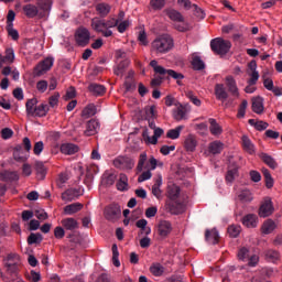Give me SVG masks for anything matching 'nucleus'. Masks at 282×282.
I'll return each instance as SVG.
<instances>
[{
	"label": "nucleus",
	"mask_w": 282,
	"mask_h": 282,
	"mask_svg": "<svg viewBox=\"0 0 282 282\" xmlns=\"http://www.w3.org/2000/svg\"><path fill=\"white\" fill-rule=\"evenodd\" d=\"M113 166L120 171H131L135 166V160L131 156L120 155L113 160Z\"/></svg>",
	"instance_id": "6"
},
{
	"label": "nucleus",
	"mask_w": 282,
	"mask_h": 282,
	"mask_svg": "<svg viewBox=\"0 0 282 282\" xmlns=\"http://www.w3.org/2000/svg\"><path fill=\"white\" fill-rule=\"evenodd\" d=\"M249 258H250V250H248V248L246 247L240 248L238 251L239 261H248Z\"/></svg>",
	"instance_id": "56"
},
{
	"label": "nucleus",
	"mask_w": 282,
	"mask_h": 282,
	"mask_svg": "<svg viewBox=\"0 0 282 282\" xmlns=\"http://www.w3.org/2000/svg\"><path fill=\"white\" fill-rule=\"evenodd\" d=\"M262 175L264 177L265 187L267 188H273V186H274V178L272 177V174L270 173V170L263 167L262 169Z\"/></svg>",
	"instance_id": "40"
},
{
	"label": "nucleus",
	"mask_w": 282,
	"mask_h": 282,
	"mask_svg": "<svg viewBox=\"0 0 282 282\" xmlns=\"http://www.w3.org/2000/svg\"><path fill=\"white\" fill-rule=\"evenodd\" d=\"M215 96L217 100H221V102H226V100H228V91H226L224 84L215 85Z\"/></svg>",
	"instance_id": "22"
},
{
	"label": "nucleus",
	"mask_w": 282,
	"mask_h": 282,
	"mask_svg": "<svg viewBox=\"0 0 282 282\" xmlns=\"http://www.w3.org/2000/svg\"><path fill=\"white\" fill-rule=\"evenodd\" d=\"M150 67H152L154 73L159 74V77H154L151 80L152 87H160V85H162L164 76H169V78H174V80H177V85H180V80H184V74L177 73L173 69H166L163 66L158 65V61L155 59H152L150 62Z\"/></svg>",
	"instance_id": "1"
},
{
	"label": "nucleus",
	"mask_w": 282,
	"mask_h": 282,
	"mask_svg": "<svg viewBox=\"0 0 282 282\" xmlns=\"http://www.w3.org/2000/svg\"><path fill=\"white\" fill-rule=\"evenodd\" d=\"M36 98L29 99L25 104L28 116H34L36 109Z\"/></svg>",
	"instance_id": "48"
},
{
	"label": "nucleus",
	"mask_w": 282,
	"mask_h": 282,
	"mask_svg": "<svg viewBox=\"0 0 282 282\" xmlns=\"http://www.w3.org/2000/svg\"><path fill=\"white\" fill-rule=\"evenodd\" d=\"M2 58L4 63H14V48H7L6 55Z\"/></svg>",
	"instance_id": "58"
},
{
	"label": "nucleus",
	"mask_w": 282,
	"mask_h": 282,
	"mask_svg": "<svg viewBox=\"0 0 282 282\" xmlns=\"http://www.w3.org/2000/svg\"><path fill=\"white\" fill-rule=\"evenodd\" d=\"M150 6L153 10H162L166 6V0H151Z\"/></svg>",
	"instance_id": "60"
},
{
	"label": "nucleus",
	"mask_w": 282,
	"mask_h": 282,
	"mask_svg": "<svg viewBox=\"0 0 282 282\" xmlns=\"http://www.w3.org/2000/svg\"><path fill=\"white\" fill-rule=\"evenodd\" d=\"M120 252H118V245H112V263L116 268H120Z\"/></svg>",
	"instance_id": "55"
},
{
	"label": "nucleus",
	"mask_w": 282,
	"mask_h": 282,
	"mask_svg": "<svg viewBox=\"0 0 282 282\" xmlns=\"http://www.w3.org/2000/svg\"><path fill=\"white\" fill-rule=\"evenodd\" d=\"M249 79L247 80V85H257L259 83V70H253L249 73Z\"/></svg>",
	"instance_id": "59"
},
{
	"label": "nucleus",
	"mask_w": 282,
	"mask_h": 282,
	"mask_svg": "<svg viewBox=\"0 0 282 282\" xmlns=\"http://www.w3.org/2000/svg\"><path fill=\"white\" fill-rule=\"evenodd\" d=\"M274 213V204L272 203V198L267 196L263 198L262 204L259 208V217L265 218L270 217Z\"/></svg>",
	"instance_id": "9"
},
{
	"label": "nucleus",
	"mask_w": 282,
	"mask_h": 282,
	"mask_svg": "<svg viewBox=\"0 0 282 282\" xmlns=\"http://www.w3.org/2000/svg\"><path fill=\"white\" fill-rule=\"evenodd\" d=\"M34 170L36 172L37 180H45V175H47V167H45V164H43V162H35Z\"/></svg>",
	"instance_id": "29"
},
{
	"label": "nucleus",
	"mask_w": 282,
	"mask_h": 282,
	"mask_svg": "<svg viewBox=\"0 0 282 282\" xmlns=\"http://www.w3.org/2000/svg\"><path fill=\"white\" fill-rule=\"evenodd\" d=\"M79 210H83V204L80 203H73L64 207L65 215H76Z\"/></svg>",
	"instance_id": "38"
},
{
	"label": "nucleus",
	"mask_w": 282,
	"mask_h": 282,
	"mask_svg": "<svg viewBox=\"0 0 282 282\" xmlns=\"http://www.w3.org/2000/svg\"><path fill=\"white\" fill-rule=\"evenodd\" d=\"M47 111H50V106H47V104H42L35 107L34 116L37 118H43L47 116Z\"/></svg>",
	"instance_id": "46"
},
{
	"label": "nucleus",
	"mask_w": 282,
	"mask_h": 282,
	"mask_svg": "<svg viewBox=\"0 0 282 282\" xmlns=\"http://www.w3.org/2000/svg\"><path fill=\"white\" fill-rule=\"evenodd\" d=\"M205 240L207 241V243H210L212 246L219 243V231H217L215 228L206 229Z\"/></svg>",
	"instance_id": "19"
},
{
	"label": "nucleus",
	"mask_w": 282,
	"mask_h": 282,
	"mask_svg": "<svg viewBox=\"0 0 282 282\" xmlns=\"http://www.w3.org/2000/svg\"><path fill=\"white\" fill-rule=\"evenodd\" d=\"M130 63L131 61H129V58L122 59L113 68V74H116V76H124V70L127 69V67H129Z\"/></svg>",
	"instance_id": "28"
},
{
	"label": "nucleus",
	"mask_w": 282,
	"mask_h": 282,
	"mask_svg": "<svg viewBox=\"0 0 282 282\" xmlns=\"http://www.w3.org/2000/svg\"><path fill=\"white\" fill-rule=\"evenodd\" d=\"M118 191H127L129 188V177L127 174L121 173L119 175V181L117 182Z\"/></svg>",
	"instance_id": "41"
},
{
	"label": "nucleus",
	"mask_w": 282,
	"mask_h": 282,
	"mask_svg": "<svg viewBox=\"0 0 282 282\" xmlns=\"http://www.w3.org/2000/svg\"><path fill=\"white\" fill-rule=\"evenodd\" d=\"M4 268L10 265H21V257L17 253H9L3 260Z\"/></svg>",
	"instance_id": "25"
},
{
	"label": "nucleus",
	"mask_w": 282,
	"mask_h": 282,
	"mask_svg": "<svg viewBox=\"0 0 282 282\" xmlns=\"http://www.w3.org/2000/svg\"><path fill=\"white\" fill-rule=\"evenodd\" d=\"M162 186V174H159L156 178H154V185L152 186V195L156 197V199H160L162 197V189L160 187Z\"/></svg>",
	"instance_id": "30"
},
{
	"label": "nucleus",
	"mask_w": 282,
	"mask_h": 282,
	"mask_svg": "<svg viewBox=\"0 0 282 282\" xmlns=\"http://www.w3.org/2000/svg\"><path fill=\"white\" fill-rule=\"evenodd\" d=\"M242 142V149L246 151V153H249V155H254L257 149L254 148V143H252V140L246 134L241 138Z\"/></svg>",
	"instance_id": "20"
},
{
	"label": "nucleus",
	"mask_w": 282,
	"mask_h": 282,
	"mask_svg": "<svg viewBox=\"0 0 282 282\" xmlns=\"http://www.w3.org/2000/svg\"><path fill=\"white\" fill-rule=\"evenodd\" d=\"M53 66H54V58L46 57L44 61L40 62L34 67V74L35 76H43V74H46V72H50Z\"/></svg>",
	"instance_id": "12"
},
{
	"label": "nucleus",
	"mask_w": 282,
	"mask_h": 282,
	"mask_svg": "<svg viewBox=\"0 0 282 282\" xmlns=\"http://www.w3.org/2000/svg\"><path fill=\"white\" fill-rule=\"evenodd\" d=\"M98 131H100V122H98V120H96V119H91V120L87 121V123H86V129L84 131V135L89 138L91 135H96V133H98Z\"/></svg>",
	"instance_id": "15"
},
{
	"label": "nucleus",
	"mask_w": 282,
	"mask_h": 282,
	"mask_svg": "<svg viewBox=\"0 0 282 282\" xmlns=\"http://www.w3.org/2000/svg\"><path fill=\"white\" fill-rule=\"evenodd\" d=\"M197 137L195 134H188L185 137L183 147L187 153H195V149H197Z\"/></svg>",
	"instance_id": "17"
},
{
	"label": "nucleus",
	"mask_w": 282,
	"mask_h": 282,
	"mask_svg": "<svg viewBox=\"0 0 282 282\" xmlns=\"http://www.w3.org/2000/svg\"><path fill=\"white\" fill-rule=\"evenodd\" d=\"M276 228H279L278 221H274L272 219H267L263 221V224L261 226V232H262V235H272V232H274V230H276Z\"/></svg>",
	"instance_id": "18"
},
{
	"label": "nucleus",
	"mask_w": 282,
	"mask_h": 282,
	"mask_svg": "<svg viewBox=\"0 0 282 282\" xmlns=\"http://www.w3.org/2000/svg\"><path fill=\"white\" fill-rule=\"evenodd\" d=\"M91 116H96V106L88 105L82 111V118H91Z\"/></svg>",
	"instance_id": "50"
},
{
	"label": "nucleus",
	"mask_w": 282,
	"mask_h": 282,
	"mask_svg": "<svg viewBox=\"0 0 282 282\" xmlns=\"http://www.w3.org/2000/svg\"><path fill=\"white\" fill-rule=\"evenodd\" d=\"M156 232L161 239H166L173 232V225L169 220H161L156 226Z\"/></svg>",
	"instance_id": "13"
},
{
	"label": "nucleus",
	"mask_w": 282,
	"mask_h": 282,
	"mask_svg": "<svg viewBox=\"0 0 282 282\" xmlns=\"http://www.w3.org/2000/svg\"><path fill=\"white\" fill-rule=\"evenodd\" d=\"M208 151L212 155H219L224 151V143L221 141H213L208 145Z\"/></svg>",
	"instance_id": "31"
},
{
	"label": "nucleus",
	"mask_w": 282,
	"mask_h": 282,
	"mask_svg": "<svg viewBox=\"0 0 282 282\" xmlns=\"http://www.w3.org/2000/svg\"><path fill=\"white\" fill-rule=\"evenodd\" d=\"M138 41L140 45H149V39L147 37V32L144 30H141L138 34Z\"/></svg>",
	"instance_id": "63"
},
{
	"label": "nucleus",
	"mask_w": 282,
	"mask_h": 282,
	"mask_svg": "<svg viewBox=\"0 0 282 282\" xmlns=\"http://www.w3.org/2000/svg\"><path fill=\"white\" fill-rule=\"evenodd\" d=\"M192 67L196 72H202V69L206 68V64H204V61H202V57L194 55L192 57Z\"/></svg>",
	"instance_id": "42"
},
{
	"label": "nucleus",
	"mask_w": 282,
	"mask_h": 282,
	"mask_svg": "<svg viewBox=\"0 0 282 282\" xmlns=\"http://www.w3.org/2000/svg\"><path fill=\"white\" fill-rule=\"evenodd\" d=\"M209 131L212 135H221V133H224V129L221 128V126H219V123H217V120H215L214 118L209 119Z\"/></svg>",
	"instance_id": "36"
},
{
	"label": "nucleus",
	"mask_w": 282,
	"mask_h": 282,
	"mask_svg": "<svg viewBox=\"0 0 282 282\" xmlns=\"http://www.w3.org/2000/svg\"><path fill=\"white\" fill-rule=\"evenodd\" d=\"M52 9V4L47 0H41L37 3V7L34 4H25L23 6L22 10L29 19H34V17H45L47 12Z\"/></svg>",
	"instance_id": "3"
},
{
	"label": "nucleus",
	"mask_w": 282,
	"mask_h": 282,
	"mask_svg": "<svg viewBox=\"0 0 282 282\" xmlns=\"http://www.w3.org/2000/svg\"><path fill=\"white\" fill-rule=\"evenodd\" d=\"M150 167L144 169V172L141 173V175L138 177L139 184H142V182H147V180H151L153 177V174L151 171H155L158 169V159L154 156H151L149 159Z\"/></svg>",
	"instance_id": "11"
},
{
	"label": "nucleus",
	"mask_w": 282,
	"mask_h": 282,
	"mask_svg": "<svg viewBox=\"0 0 282 282\" xmlns=\"http://www.w3.org/2000/svg\"><path fill=\"white\" fill-rule=\"evenodd\" d=\"M251 109L253 113L261 116V113L264 111L263 99L261 97H253Z\"/></svg>",
	"instance_id": "24"
},
{
	"label": "nucleus",
	"mask_w": 282,
	"mask_h": 282,
	"mask_svg": "<svg viewBox=\"0 0 282 282\" xmlns=\"http://www.w3.org/2000/svg\"><path fill=\"white\" fill-rule=\"evenodd\" d=\"M90 25L94 32H97V34H102L106 39L113 36V32L107 29L105 19L94 18Z\"/></svg>",
	"instance_id": "5"
},
{
	"label": "nucleus",
	"mask_w": 282,
	"mask_h": 282,
	"mask_svg": "<svg viewBox=\"0 0 282 282\" xmlns=\"http://www.w3.org/2000/svg\"><path fill=\"white\" fill-rule=\"evenodd\" d=\"M185 96L186 98H188V100H191V102H193V105H195V107H202V100H199V98L195 96V93H193V90L186 91Z\"/></svg>",
	"instance_id": "53"
},
{
	"label": "nucleus",
	"mask_w": 282,
	"mask_h": 282,
	"mask_svg": "<svg viewBox=\"0 0 282 282\" xmlns=\"http://www.w3.org/2000/svg\"><path fill=\"white\" fill-rule=\"evenodd\" d=\"M79 150L78 145L74 143H63L61 145V153L64 155H74L75 153H78Z\"/></svg>",
	"instance_id": "23"
},
{
	"label": "nucleus",
	"mask_w": 282,
	"mask_h": 282,
	"mask_svg": "<svg viewBox=\"0 0 282 282\" xmlns=\"http://www.w3.org/2000/svg\"><path fill=\"white\" fill-rule=\"evenodd\" d=\"M238 199L240 202H242V204H248L250 202H252L253 197H252V192H250L249 189H243L238 194Z\"/></svg>",
	"instance_id": "44"
},
{
	"label": "nucleus",
	"mask_w": 282,
	"mask_h": 282,
	"mask_svg": "<svg viewBox=\"0 0 282 282\" xmlns=\"http://www.w3.org/2000/svg\"><path fill=\"white\" fill-rule=\"evenodd\" d=\"M230 47H232V43L223 37H216L210 41L212 52L218 56H226L230 52Z\"/></svg>",
	"instance_id": "4"
},
{
	"label": "nucleus",
	"mask_w": 282,
	"mask_h": 282,
	"mask_svg": "<svg viewBox=\"0 0 282 282\" xmlns=\"http://www.w3.org/2000/svg\"><path fill=\"white\" fill-rule=\"evenodd\" d=\"M61 224L65 230H76L78 228V220L75 218H64Z\"/></svg>",
	"instance_id": "33"
},
{
	"label": "nucleus",
	"mask_w": 282,
	"mask_h": 282,
	"mask_svg": "<svg viewBox=\"0 0 282 282\" xmlns=\"http://www.w3.org/2000/svg\"><path fill=\"white\" fill-rule=\"evenodd\" d=\"M144 169H151V164L149 163V156L147 155V152H141L137 164V171L142 173Z\"/></svg>",
	"instance_id": "21"
},
{
	"label": "nucleus",
	"mask_w": 282,
	"mask_h": 282,
	"mask_svg": "<svg viewBox=\"0 0 282 282\" xmlns=\"http://www.w3.org/2000/svg\"><path fill=\"white\" fill-rule=\"evenodd\" d=\"M237 173H238L237 167L229 169L226 174V182H229V183L235 182V177H236Z\"/></svg>",
	"instance_id": "62"
},
{
	"label": "nucleus",
	"mask_w": 282,
	"mask_h": 282,
	"mask_svg": "<svg viewBox=\"0 0 282 282\" xmlns=\"http://www.w3.org/2000/svg\"><path fill=\"white\" fill-rule=\"evenodd\" d=\"M165 14H167L169 19L173 21L174 23H178L184 21V15L175 9L165 10Z\"/></svg>",
	"instance_id": "32"
},
{
	"label": "nucleus",
	"mask_w": 282,
	"mask_h": 282,
	"mask_svg": "<svg viewBox=\"0 0 282 282\" xmlns=\"http://www.w3.org/2000/svg\"><path fill=\"white\" fill-rule=\"evenodd\" d=\"M150 272L153 274V276H162L164 274V267H162L160 263L152 264L150 267Z\"/></svg>",
	"instance_id": "52"
},
{
	"label": "nucleus",
	"mask_w": 282,
	"mask_h": 282,
	"mask_svg": "<svg viewBox=\"0 0 282 282\" xmlns=\"http://www.w3.org/2000/svg\"><path fill=\"white\" fill-rule=\"evenodd\" d=\"M149 221L147 219H140L135 223L137 228H140V235H145V237H149L151 234V227H147Z\"/></svg>",
	"instance_id": "39"
},
{
	"label": "nucleus",
	"mask_w": 282,
	"mask_h": 282,
	"mask_svg": "<svg viewBox=\"0 0 282 282\" xmlns=\"http://www.w3.org/2000/svg\"><path fill=\"white\" fill-rule=\"evenodd\" d=\"M189 111H191L189 105L176 104L175 109L172 110V116L174 120H176V122H181V120L188 119Z\"/></svg>",
	"instance_id": "7"
},
{
	"label": "nucleus",
	"mask_w": 282,
	"mask_h": 282,
	"mask_svg": "<svg viewBox=\"0 0 282 282\" xmlns=\"http://www.w3.org/2000/svg\"><path fill=\"white\" fill-rule=\"evenodd\" d=\"M167 197L171 200L177 199V197H180V186H177V185H175L173 183H170L167 185Z\"/></svg>",
	"instance_id": "37"
},
{
	"label": "nucleus",
	"mask_w": 282,
	"mask_h": 282,
	"mask_svg": "<svg viewBox=\"0 0 282 282\" xmlns=\"http://www.w3.org/2000/svg\"><path fill=\"white\" fill-rule=\"evenodd\" d=\"M26 279L30 282H39L41 281V273L32 270L30 274L26 275Z\"/></svg>",
	"instance_id": "64"
},
{
	"label": "nucleus",
	"mask_w": 282,
	"mask_h": 282,
	"mask_svg": "<svg viewBox=\"0 0 282 282\" xmlns=\"http://www.w3.org/2000/svg\"><path fill=\"white\" fill-rule=\"evenodd\" d=\"M41 241H43V235L41 234H31L28 237L29 246H33V243H41Z\"/></svg>",
	"instance_id": "54"
},
{
	"label": "nucleus",
	"mask_w": 282,
	"mask_h": 282,
	"mask_svg": "<svg viewBox=\"0 0 282 282\" xmlns=\"http://www.w3.org/2000/svg\"><path fill=\"white\" fill-rule=\"evenodd\" d=\"M95 9L99 17H107L111 12V6L105 2L98 3Z\"/></svg>",
	"instance_id": "35"
},
{
	"label": "nucleus",
	"mask_w": 282,
	"mask_h": 282,
	"mask_svg": "<svg viewBox=\"0 0 282 282\" xmlns=\"http://www.w3.org/2000/svg\"><path fill=\"white\" fill-rule=\"evenodd\" d=\"M90 39H91V33H89V30H87L84 26H80L75 32V41L79 45V47H85L86 45H89Z\"/></svg>",
	"instance_id": "8"
},
{
	"label": "nucleus",
	"mask_w": 282,
	"mask_h": 282,
	"mask_svg": "<svg viewBox=\"0 0 282 282\" xmlns=\"http://www.w3.org/2000/svg\"><path fill=\"white\" fill-rule=\"evenodd\" d=\"M7 32L13 41H19V31L14 29V25H7Z\"/></svg>",
	"instance_id": "61"
},
{
	"label": "nucleus",
	"mask_w": 282,
	"mask_h": 282,
	"mask_svg": "<svg viewBox=\"0 0 282 282\" xmlns=\"http://www.w3.org/2000/svg\"><path fill=\"white\" fill-rule=\"evenodd\" d=\"M174 28L177 30V32H188V30H191V26L184 20L181 22H175Z\"/></svg>",
	"instance_id": "57"
},
{
	"label": "nucleus",
	"mask_w": 282,
	"mask_h": 282,
	"mask_svg": "<svg viewBox=\"0 0 282 282\" xmlns=\"http://www.w3.org/2000/svg\"><path fill=\"white\" fill-rule=\"evenodd\" d=\"M122 215V209L120 208V205L113 203L106 207L105 209V217L108 219V221H116V219H120V216Z\"/></svg>",
	"instance_id": "10"
},
{
	"label": "nucleus",
	"mask_w": 282,
	"mask_h": 282,
	"mask_svg": "<svg viewBox=\"0 0 282 282\" xmlns=\"http://www.w3.org/2000/svg\"><path fill=\"white\" fill-rule=\"evenodd\" d=\"M225 83H226L229 94H231V96H234V98H239V96H240L239 87L237 86V80L235 79V77H232V75H228L225 78Z\"/></svg>",
	"instance_id": "14"
},
{
	"label": "nucleus",
	"mask_w": 282,
	"mask_h": 282,
	"mask_svg": "<svg viewBox=\"0 0 282 282\" xmlns=\"http://www.w3.org/2000/svg\"><path fill=\"white\" fill-rule=\"evenodd\" d=\"M174 45L173 37H171V35L163 34L153 40L151 43V50L155 54H167V52L173 50Z\"/></svg>",
	"instance_id": "2"
},
{
	"label": "nucleus",
	"mask_w": 282,
	"mask_h": 282,
	"mask_svg": "<svg viewBox=\"0 0 282 282\" xmlns=\"http://www.w3.org/2000/svg\"><path fill=\"white\" fill-rule=\"evenodd\" d=\"M88 89L91 94H94V96H102V94H105V86L99 84H90Z\"/></svg>",
	"instance_id": "47"
},
{
	"label": "nucleus",
	"mask_w": 282,
	"mask_h": 282,
	"mask_svg": "<svg viewBox=\"0 0 282 282\" xmlns=\"http://www.w3.org/2000/svg\"><path fill=\"white\" fill-rule=\"evenodd\" d=\"M183 130L184 126H177L175 129H171L166 132V138H169L170 140H177Z\"/></svg>",
	"instance_id": "45"
},
{
	"label": "nucleus",
	"mask_w": 282,
	"mask_h": 282,
	"mask_svg": "<svg viewBox=\"0 0 282 282\" xmlns=\"http://www.w3.org/2000/svg\"><path fill=\"white\" fill-rule=\"evenodd\" d=\"M145 111V118L148 120H155L158 118V107L155 105L147 106L144 108Z\"/></svg>",
	"instance_id": "43"
},
{
	"label": "nucleus",
	"mask_w": 282,
	"mask_h": 282,
	"mask_svg": "<svg viewBox=\"0 0 282 282\" xmlns=\"http://www.w3.org/2000/svg\"><path fill=\"white\" fill-rule=\"evenodd\" d=\"M264 257L267 261H271L272 263H274V261H279V258L281 256L279 254V251L270 249L264 252Z\"/></svg>",
	"instance_id": "49"
},
{
	"label": "nucleus",
	"mask_w": 282,
	"mask_h": 282,
	"mask_svg": "<svg viewBox=\"0 0 282 282\" xmlns=\"http://www.w3.org/2000/svg\"><path fill=\"white\" fill-rule=\"evenodd\" d=\"M79 195L80 191L76 188H69L62 193V199L63 202H74V199H76V197H78Z\"/></svg>",
	"instance_id": "26"
},
{
	"label": "nucleus",
	"mask_w": 282,
	"mask_h": 282,
	"mask_svg": "<svg viewBox=\"0 0 282 282\" xmlns=\"http://www.w3.org/2000/svg\"><path fill=\"white\" fill-rule=\"evenodd\" d=\"M227 232L229 237H232L234 239H236V237H239V235H241V226L230 225L227 229Z\"/></svg>",
	"instance_id": "51"
},
{
	"label": "nucleus",
	"mask_w": 282,
	"mask_h": 282,
	"mask_svg": "<svg viewBox=\"0 0 282 282\" xmlns=\"http://www.w3.org/2000/svg\"><path fill=\"white\" fill-rule=\"evenodd\" d=\"M166 210H169L171 215H180L182 213V204L171 200L166 204Z\"/></svg>",
	"instance_id": "34"
},
{
	"label": "nucleus",
	"mask_w": 282,
	"mask_h": 282,
	"mask_svg": "<svg viewBox=\"0 0 282 282\" xmlns=\"http://www.w3.org/2000/svg\"><path fill=\"white\" fill-rule=\"evenodd\" d=\"M245 228H257L259 226V216L256 214H247L241 218Z\"/></svg>",
	"instance_id": "16"
},
{
	"label": "nucleus",
	"mask_w": 282,
	"mask_h": 282,
	"mask_svg": "<svg viewBox=\"0 0 282 282\" xmlns=\"http://www.w3.org/2000/svg\"><path fill=\"white\" fill-rule=\"evenodd\" d=\"M260 159L262 160V162H264V164H267V166H269V169H272L273 171L274 169L279 167V163H276V160H274V158H272V155L268 153H261Z\"/></svg>",
	"instance_id": "27"
}]
</instances>
